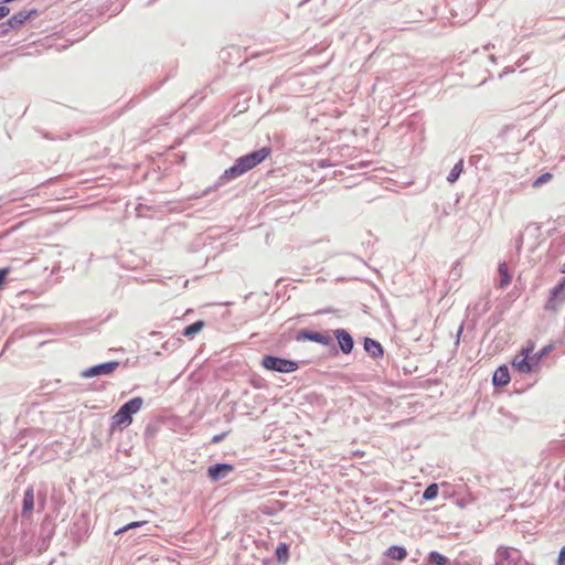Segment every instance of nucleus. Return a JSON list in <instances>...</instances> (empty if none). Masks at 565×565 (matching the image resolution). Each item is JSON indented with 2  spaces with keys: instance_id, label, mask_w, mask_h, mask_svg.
Here are the masks:
<instances>
[{
  "instance_id": "nucleus-1",
  "label": "nucleus",
  "mask_w": 565,
  "mask_h": 565,
  "mask_svg": "<svg viewBox=\"0 0 565 565\" xmlns=\"http://www.w3.org/2000/svg\"><path fill=\"white\" fill-rule=\"evenodd\" d=\"M552 348L553 345L548 344L541 351L532 354L535 349V343L529 341L512 360L513 369L525 374L533 372L539 366L541 359L546 355Z\"/></svg>"
},
{
  "instance_id": "nucleus-2",
  "label": "nucleus",
  "mask_w": 565,
  "mask_h": 565,
  "mask_svg": "<svg viewBox=\"0 0 565 565\" xmlns=\"http://www.w3.org/2000/svg\"><path fill=\"white\" fill-rule=\"evenodd\" d=\"M270 153L271 149L269 147H264L259 150L239 157L231 168L224 171L222 179L230 181L244 174L263 162Z\"/></svg>"
},
{
  "instance_id": "nucleus-3",
  "label": "nucleus",
  "mask_w": 565,
  "mask_h": 565,
  "mask_svg": "<svg viewBox=\"0 0 565 565\" xmlns=\"http://www.w3.org/2000/svg\"><path fill=\"white\" fill-rule=\"evenodd\" d=\"M143 405L141 397H134L125 403L111 417V428L127 427L132 423V415L137 414Z\"/></svg>"
},
{
  "instance_id": "nucleus-4",
  "label": "nucleus",
  "mask_w": 565,
  "mask_h": 565,
  "mask_svg": "<svg viewBox=\"0 0 565 565\" xmlns=\"http://www.w3.org/2000/svg\"><path fill=\"white\" fill-rule=\"evenodd\" d=\"M260 364L266 370L276 371L280 373H291L297 371L299 367L296 361L273 355H265Z\"/></svg>"
},
{
  "instance_id": "nucleus-5",
  "label": "nucleus",
  "mask_w": 565,
  "mask_h": 565,
  "mask_svg": "<svg viewBox=\"0 0 565 565\" xmlns=\"http://www.w3.org/2000/svg\"><path fill=\"white\" fill-rule=\"evenodd\" d=\"M521 561V553L515 548L500 546L495 552V565H518Z\"/></svg>"
},
{
  "instance_id": "nucleus-6",
  "label": "nucleus",
  "mask_w": 565,
  "mask_h": 565,
  "mask_svg": "<svg viewBox=\"0 0 565 565\" xmlns=\"http://www.w3.org/2000/svg\"><path fill=\"white\" fill-rule=\"evenodd\" d=\"M118 366L119 363L117 361L102 363L83 371L82 376L88 379L103 374H111L117 370Z\"/></svg>"
},
{
  "instance_id": "nucleus-7",
  "label": "nucleus",
  "mask_w": 565,
  "mask_h": 565,
  "mask_svg": "<svg viewBox=\"0 0 565 565\" xmlns=\"http://www.w3.org/2000/svg\"><path fill=\"white\" fill-rule=\"evenodd\" d=\"M297 340H308L320 344L328 345L332 341V337L328 332H315L309 330H301L297 335Z\"/></svg>"
},
{
  "instance_id": "nucleus-8",
  "label": "nucleus",
  "mask_w": 565,
  "mask_h": 565,
  "mask_svg": "<svg viewBox=\"0 0 565 565\" xmlns=\"http://www.w3.org/2000/svg\"><path fill=\"white\" fill-rule=\"evenodd\" d=\"M234 467L230 463H217L209 467L207 475L213 481L224 478L227 473L232 472Z\"/></svg>"
},
{
  "instance_id": "nucleus-9",
  "label": "nucleus",
  "mask_w": 565,
  "mask_h": 565,
  "mask_svg": "<svg viewBox=\"0 0 565 565\" xmlns=\"http://www.w3.org/2000/svg\"><path fill=\"white\" fill-rule=\"evenodd\" d=\"M335 338L338 339L339 345L343 353L348 354L353 349V339L345 330H337L334 332Z\"/></svg>"
},
{
  "instance_id": "nucleus-10",
  "label": "nucleus",
  "mask_w": 565,
  "mask_h": 565,
  "mask_svg": "<svg viewBox=\"0 0 565 565\" xmlns=\"http://www.w3.org/2000/svg\"><path fill=\"white\" fill-rule=\"evenodd\" d=\"M492 382L494 386H505L509 384L510 373L505 365H501L494 371Z\"/></svg>"
},
{
  "instance_id": "nucleus-11",
  "label": "nucleus",
  "mask_w": 565,
  "mask_h": 565,
  "mask_svg": "<svg viewBox=\"0 0 565 565\" xmlns=\"http://www.w3.org/2000/svg\"><path fill=\"white\" fill-rule=\"evenodd\" d=\"M364 349L366 352H369L374 358H379V356L383 355L382 345L373 339H370V338L365 339Z\"/></svg>"
},
{
  "instance_id": "nucleus-12",
  "label": "nucleus",
  "mask_w": 565,
  "mask_h": 565,
  "mask_svg": "<svg viewBox=\"0 0 565 565\" xmlns=\"http://www.w3.org/2000/svg\"><path fill=\"white\" fill-rule=\"evenodd\" d=\"M386 555L395 561H404L407 557V551L403 546L393 545L387 548Z\"/></svg>"
},
{
  "instance_id": "nucleus-13",
  "label": "nucleus",
  "mask_w": 565,
  "mask_h": 565,
  "mask_svg": "<svg viewBox=\"0 0 565 565\" xmlns=\"http://www.w3.org/2000/svg\"><path fill=\"white\" fill-rule=\"evenodd\" d=\"M34 509V490L29 487L23 497V513H31Z\"/></svg>"
},
{
  "instance_id": "nucleus-14",
  "label": "nucleus",
  "mask_w": 565,
  "mask_h": 565,
  "mask_svg": "<svg viewBox=\"0 0 565 565\" xmlns=\"http://www.w3.org/2000/svg\"><path fill=\"white\" fill-rule=\"evenodd\" d=\"M30 14L25 11H21L17 14H13L8 21H7V24L11 28V29H17L19 26H21L28 19H29Z\"/></svg>"
},
{
  "instance_id": "nucleus-15",
  "label": "nucleus",
  "mask_w": 565,
  "mask_h": 565,
  "mask_svg": "<svg viewBox=\"0 0 565 565\" xmlns=\"http://www.w3.org/2000/svg\"><path fill=\"white\" fill-rule=\"evenodd\" d=\"M498 271H499V275H500L499 287L500 288H505L511 282V279H512L510 274H509V269H508L507 263L503 262V263L499 264Z\"/></svg>"
},
{
  "instance_id": "nucleus-16",
  "label": "nucleus",
  "mask_w": 565,
  "mask_h": 565,
  "mask_svg": "<svg viewBox=\"0 0 565 565\" xmlns=\"http://www.w3.org/2000/svg\"><path fill=\"white\" fill-rule=\"evenodd\" d=\"M204 328V322L199 320L183 330V335L188 338H192L194 334L199 333Z\"/></svg>"
},
{
  "instance_id": "nucleus-17",
  "label": "nucleus",
  "mask_w": 565,
  "mask_h": 565,
  "mask_svg": "<svg viewBox=\"0 0 565 565\" xmlns=\"http://www.w3.org/2000/svg\"><path fill=\"white\" fill-rule=\"evenodd\" d=\"M275 553L280 563H286L289 559V547L286 543H280Z\"/></svg>"
},
{
  "instance_id": "nucleus-18",
  "label": "nucleus",
  "mask_w": 565,
  "mask_h": 565,
  "mask_svg": "<svg viewBox=\"0 0 565 565\" xmlns=\"http://www.w3.org/2000/svg\"><path fill=\"white\" fill-rule=\"evenodd\" d=\"M463 170V163L462 161H459L458 163H456L454 166V168L451 169L449 175L447 177V180L450 182V183H454L455 181L458 180L459 175L461 174Z\"/></svg>"
},
{
  "instance_id": "nucleus-19",
  "label": "nucleus",
  "mask_w": 565,
  "mask_h": 565,
  "mask_svg": "<svg viewBox=\"0 0 565 565\" xmlns=\"http://www.w3.org/2000/svg\"><path fill=\"white\" fill-rule=\"evenodd\" d=\"M438 486L436 483H433V484H429L424 493H423V498L425 500H433L435 499L437 495H438Z\"/></svg>"
},
{
  "instance_id": "nucleus-20",
  "label": "nucleus",
  "mask_w": 565,
  "mask_h": 565,
  "mask_svg": "<svg viewBox=\"0 0 565 565\" xmlns=\"http://www.w3.org/2000/svg\"><path fill=\"white\" fill-rule=\"evenodd\" d=\"M428 559L429 562L435 563L436 565H446L448 562L447 557L439 554L438 552L429 553Z\"/></svg>"
},
{
  "instance_id": "nucleus-21",
  "label": "nucleus",
  "mask_w": 565,
  "mask_h": 565,
  "mask_svg": "<svg viewBox=\"0 0 565 565\" xmlns=\"http://www.w3.org/2000/svg\"><path fill=\"white\" fill-rule=\"evenodd\" d=\"M147 522L146 521H136V522H131V523H128L126 524L125 526L120 527L119 530H117L115 532V534H121L124 532H127L128 530H131V529H136V527H139L143 524H146Z\"/></svg>"
},
{
  "instance_id": "nucleus-22",
  "label": "nucleus",
  "mask_w": 565,
  "mask_h": 565,
  "mask_svg": "<svg viewBox=\"0 0 565 565\" xmlns=\"http://www.w3.org/2000/svg\"><path fill=\"white\" fill-rule=\"evenodd\" d=\"M147 522L146 521H136V522H131V523H128L126 524L125 526L120 527L119 530H117L115 532V534H121L124 532H127L128 530H131V529H136V527H139L143 524H146Z\"/></svg>"
},
{
  "instance_id": "nucleus-23",
  "label": "nucleus",
  "mask_w": 565,
  "mask_h": 565,
  "mask_svg": "<svg viewBox=\"0 0 565 565\" xmlns=\"http://www.w3.org/2000/svg\"><path fill=\"white\" fill-rule=\"evenodd\" d=\"M553 178V175L550 173V172H546V173H543L542 175H540L534 182H533V186L534 188H539L541 186L542 184L548 182L551 179Z\"/></svg>"
},
{
  "instance_id": "nucleus-24",
  "label": "nucleus",
  "mask_w": 565,
  "mask_h": 565,
  "mask_svg": "<svg viewBox=\"0 0 565 565\" xmlns=\"http://www.w3.org/2000/svg\"><path fill=\"white\" fill-rule=\"evenodd\" d=\"M563 289H565V278L556 287H554L552 291L553 296L558 295Z\"/></svg>"
},
{
  "instance_id": "nucleus-25",
  "label": "nucleus",
  "mask_w": 565,
  "mask_h": 565,
  "mask_svg": "<svg viewBox=\"0 0 565 565\" xmlns=\"http://www.w3.org/2000/svg\"><path fill=\"white\" fill-rule=\"evenodd\" d=\"M557 563L558 565H565V546L559 552Z\"/></svg>"
},
{
  "instance_id": "nucleus-26",
  "label": "nucleus",
  "mask_w": 565,
  "mask_h": 565,
  "mask_svg": "<svg viewBox=\"0 0 565 565\" xmlns=\"http://www.w3.org/2000/svg\"><path fill=\"white\" fill-rule=\"evenodd\" d=\"M10 29H11V28L7 24V22H6V23L0 24V35H6V34H8V32H9V30H10Z\"/></svg>"
},
{
  "instance_id": "nucleus-27",
  "label": "nucleus",
  "mask_w": 565,
  "mask_h": 565,
  "mask_svg": "<svg viewBox=\"0 0 565 565\" xmlns=\"http://www.w3.org/2000/svg\"><path fill=\"white\" fill-rule=\"evenodd\" d=\"M10 12V9L4 7V6H0V19L7 17Z\"/></svg>"
},
{
  "instance_id": "nucleus-28",
  "label": "nucleus",
  "mask_w": 565,
  "mask_h": 565,
  "mask_svg": "<svg viewBox=\"0 0 565 565\" xmlns=\"http://www.w3.org/2000/svg\"><path fill=\"white\" fill-rule=\"evenodd\" d=\"M225 433L223 434H220V435H215L213 438H212V444H217L220 443L221 440H223V438L225 437Z\"/></svg>"
},
{
  "instance_id": "nucleus-29",
  "label": "nucleus",
  "mask_w": 565,
  "mask_h": 565,
  "mask_svg": "<svg viewBox=\"0 0 565 565\" xmlns=\"http://www.w3.org/2000/svg\"><path fill=\"white\" fill-rule=\"evenodd\" d=\"M561 271L565 273V263L563 264Z\"/></svg>"
}]
</instances>
